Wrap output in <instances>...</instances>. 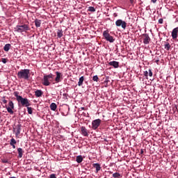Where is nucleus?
Here are the masks:
<instances>
[{"label": "nucleus", "mask_w": 178, "mask_h": 178, "mask_svg": "<svg viewBox=\"0 0 178 178\" xmlns=\"http://www.w3.org/2000/svg\"><path fill=\"white\" fill-rule=\"evenodd\" d=\"M14 96L17 99L18 104H21L22 106H26V108L27 106H31V103L29 99H27V97H22V96H20L19 92L15 91Z\"/></svg>", "instance_id": "obj_1"}, {"label": "nucleus", "mask_w": 178, "mask_h": 178, "mask_svg": "<svg viewBox=\"0 0 178 178\" xmlns=\"http://www.w3.org/2000/svg\"><path fill=\"white\" fill-rule=\"evenodd\" d=\"M18 78L19 79H29L31 76V70L29 68H24L22 70H19L17 74Z\"/></svg>", "instance_id": "obj_2"}, {"label": "nucleus", "mask_w": 178, "mask_h": 178, "mask_svg": "<svg viewBox=\"0 0 178 178\" xmlns=\"http://www.w3.org/2000/svg\"><path fill=\"white\" fill-rule=\"evenodd\" d=\"M54 78V75L52 73L48 74V75H44L42 83L45 86H48L51 85V82H53Z\"/></svg>", "instance_id": "obj_3"}, {"label": "nucleus", "mask_w": 178, "mask_h": 178, "mask_svg": "<svg viewBox=\"0 0 178 178\" xmlns=\"http://www.w3.org/2000/svg\"><path fill=\"white\" fill-rule=\"evenodd\" d=\"M15 29L17 32L22 33L26 32V31H30L31 28L28 24H24L22 25H17Z\"/></svg>", "instance_id": "obj_4"}, {"label": "nucleus", "mask_w": 178, "mask_h": 178, "mask_svg": "<svg viewBox=\"0 0 178 178\" xmlns=\"http://www.w3.org/2000/svg\"><path fill=\"white\" fill-rule=\"evenodd\" d=\"M103 36L106 39V40H108L111 43H113L115 41L113 36L110 35L109 31H108V30L104 31Z\"/></svg>", "instance_id": "obj_5"}, {"label": "nucleus", "mask_w": 178, "mask_h": 178, "mask_svg": "<svg viewBox=\"0 0 178 178\" xmlns=\"http://www.w3.org/2000/svg\"><path fill=\"white\" fill-rule=\"evenodd\" d=\"M6 108L8 113H10V115H13L14 113L13 109H15V104L13 100H10V102H8V106H6Z\"/></svg>", "instance_id": "obj_6"}, {"label": "nucleus", "mask_w": 178, "mask_h": 178, "mask_svg": "<svg viewBox=\"0 0 178 178\" xmlns=\"http://www.w3.org/2000/svg\"><path fill=\"white\" fill-rule=\"evenodd\" d=\"M102 123L101 119H96L92 122V129L97 130Z\"/></svg>", "instance_id": "obj_7"}, {"label": "nucleus", "mask_w": 178, "mask_h": 178, "mask_svg": "<svg viewBox=\"0 0 178 178\" xmlns=\"http://www.w3.org/2000/svg\"><path fill=\"white\" fill-rule=\"evenodd\" d=\"M115 25L117 26H122L123 29H126L127 24L125 21H123V19H117Z\"/></svg>", "instance_id": "obj_8"}, {"label": "nucleus", "mask_w": 178, "mask_h": 178, "mask_svg": "<svg viewBox=\"0 0 178 178\" xmlns=\"http://www.w3.org/2000/svg\"><path fill=\"white\" fill-rule=\"evenodd\" d=\"M56 76L55 78V81L56 83L60 82L62 79H63V74L62 72H60L59 71L56 72Z\"/></svg>", "instance_id": "obj_9"}, {"label": "nucleus", "mask_w": 178, "mask_h": 178, "mask_svg": "<svg viewBox=\"0 0 178 178\" xmlns=\"http://www.w3.org/2000/svg\"><path fill=\"white\" fill-rule=\"evenodd\" d=\"M81 134L84 137H88V136H89L88 130L86 129V127H85L83 126H82V127H81Z\"/></svg>", "instance_id": "obj_10"}, {"label": "nucleus", "mask_w": 178, "mask_h": 178, "mask_svg": "<svg viewBox=\"0 0 178 178\" xmlns=\"http://www.w3.org/2000/svg\"><path fill=\"white\" fill-rule=\"evenodd\" d=\"M151 40V38H149V35L148 33H144L143 34V43L145 44H148Z\"/></svg>", "instance_id": "obj_11"}, {"label": "nucleus", "mask_w": 178, "mask_h": 178, "mask_svg": "<svg viewBox=\"0 0 178 178\" xmlns=\"http://www.w3.org/2000/svg\"><path fill=\"white\" fill-rule=\"evenodd\" d=\"M22 131V124H17L15 128L14 129V132L15 133V136H19Z\"/></svg>", "instance_id": "obj_12"}, {"label": "nucleus", "mask_w": 178, "mask_h": 178, "mask_svg": "<svg viewBox=\"0 0 178 178\" xmlns=\"http://www.w3.org/2000/svg\"><path fill=\"white\" fill-rule=\"evenodd\" d=\"M178 33V26L177 28H174L172 31V39H177Z\"/></svg>", "instance_id": "obj_13"}, {"label": "nucleus", "mask_w": 178, "mask_h": 178, "mask_svg": "<svg viewBox=\"0 0 178 178\" xmlns=\"http://www.w3.org/2000/svg\"><path fill=\"white\" fill-rule=\"evenodd\" d=\"M43 92L41 89H37V90L35 91V95L37 97V98H40V97H42Z\"/></svg>", "instance_id": "obj_14"}, {"label": "nucleus", "mask_w": 178, "mask_h": 178, "mask_svg": "<svg viewBox=\"0 0 178 178\" xmlns=\"http://www.w3.org/2000/svg\"><path fill=\"white\" fill-rule=\"evenodd\" d=\"M109 65H113L115 68H118L119 61H109Z\"/></svg>", "instance_id": "obj_15"}, {"label": "nucleus", "mask_w": 178, "mask_h": 178, "mask_svg": "<svg viewBox=\"0 0 178 178\" xmlns=\"http://www.w3.org/2000/svg\"><path fill=\"white\" fill-rule=\"evenodd\" d=\"M17 152H18V158H22L23 154H24V151H23L22 148H18Z\"/></svg>", "instance_id": "obj_16"}, {"label": "nucleus", "mask_w": 178, "mask_h": 178, "mask_svg": "<svg viewBox=\"0 0 178 178\" xmlns=\"http://www.w3.org/2000/svg\"><path fill=\"white\" fill-rule=\"evenodd\" d=\"M93 168H95L96 173H98V172L101 170V165H99V163H93Z\"/></svg>", "instance_id": "obj_17"}, {"label": "nucleus", "mask_w": 178, "mask_h": 178, "mask_svg": "<svg viewBox=\"0 0 178 178\" xmlns=\"http://www.w3.org/2000/svg\"><path fill=\"white\" fill-rule=\"evenodd\" d=\"M41 24H42L41 19H38V18L35 19V26H37V28H39L40 26H41Z\"/></svg>", "instance_id": "obj_18"}, {"label": "nucleus", "mask_w": 178, "mask_h": 178, "mask_svg": "<svg viewBox=\"0 0 178 178\" xmlns=\"http://www.w3.org/2000/svg\"><path fill=\"white\" fill-rule=\"evenodd\" d=\"M76 161L78 163H81V162H83V161L82 155H79L78 156H76Z\"/></svg>", "instance_id": "obj_19"}, {"label": "nucleus", "mask_w": 178, "mask_h": 178, "mask_svg": "<svg viewBox=\"0 0 178 178\" xmlns=\"http://www.w3.org/2000/svg\"><path fill=\"white\" fill-rule=\"evenodd\" d=\"M10 47H11L10 43H6V44L4 45L3 49H4L5 51H9Z\"/></svg>", "instance_id": "obj_20"}, {"label": "nucleus", "mask_w": 178, "mask_h": 178, "mask_svg": "<svg viewBox=\"0 0 178 178\" xmlns=\"http://www.w3.org/2000/svg\"><path fill=\"white\" fill-rule=\"evenodd\" d=\"M50 109L51 111H56V109H57V104H56V103H51L50 104Z\"/></svg>", "instance_id": "obj_21"}, {"label": "nucleus", "mask_w": 178, "mask_h": 178, "mask_svg": "<svg viewBox=\"0 0 178 178\" xmlns=\"http://www.w3.org/2000/svg\"><path fill=\"white\" fill-rule=\"evenodd\" d=\"M83 81H84V76H80L78 82V86H81L83 85Z\"/></svg>", "instance_id": "obj_22"}, {"label": "nucleus", "mask_w": 178, "mask_h": 178, "mask_svg": "<svg viewBox=\"0 0 178 178\" xmlns=\"http://www.w3.org/2000/svg\"><path fill=\"white\" fill-rule=\"evenodd\" d=\"M57 36L58 38H62V36H63V31H62V29H58Z\"/></svg>", "instance_id": "obj_23"}, {"label": "nucleus", "mask_w": 178, "mask_h": 178, "mask_svg": "<svg viewBox=\"0 0 178 178\" xmlns=\"http://www.w3.org/2000/svg\"><path fill=\"white\" fill-rule=\"evenodd\" d=\"M113 177L114 178H122V176L120 173H118V172L116 173L113 174Z\"/></svg>", "instance_id": "obj_24"}, {"label": "nucleus", "mask_w": 178, "mask_h": 178, "mask_svg": "<svg viewBox=\"0 0 178 178\" xmlns=\"http://www.w3.org/2000/svg\"><path fill=\"white\" fill-rule=\"evenodd\" d=\"M26 108H27L28 113H29V115H32L33 113L32 107H30V106H27Z\"/></svg>", "instance_id": "obj_25"}, {"label": "nucleus", "mask_w": 178, "mask_h": 178, "mask_svg": "<svg viewBox=\"0 0 178 178\" xmlns=\"http://www.w3.org/2000/svg\"><path fill=\"white\" fill-rule=\"evenodd\" d=\"M15 144H17V141L16 140H15V138H11L10 141V145H11L12 147H13V145Z\"/></svg>", "instance_id": "obj_26"}, {"label": "nucleus", "mask_w": 178, "mask_h": 178, "mask_svg": "<svg viewBox=\"0 0 178 178\" xmlns=\"http://www.w3.org/2000/svg\"><path fill=\"white\" fill-rule=\"evenodd\" d=\"M170 47H171L170 43L169 42L165 43V49H166V50H170Z\"/></svg>", "instance_id": "obj_27"}, {"label": "nucleus", "mask_w": 178, "mask_h": 178, "mask_svg": "<svg viewBox=\"0 0 178 178\" xmlns=\"http://www.w3.org/2000/svg\"><path fill=\"white\" fill-rule=\"evenodd\" d=\"M1 162H3V163H8L9 161H8V159H6V158H3L1 159Z\"/></svg>", "instance_id": "obj_28"}, {"label": "nucleus", "mask_w": 178, "mask_h": 178, "mask_svg": "<svg viewBox=\"0 0 178 178\" xmlns=\"http://www.w3.org/2000/svg\"><path fill=\"white\" fill-rule=\"evenodd\" d=\"M92 79H93V81H96L97 82V81H98V79H99L98 75H94V76H92Z\"/></svg>", "instance_id": "obj_29"}, {"label": "nucleus", "mask_w": 178, "mask_h": 178, "mask_svg": "<svg viewBox=\"0 0 178 178\" xmlns=\"http://www.w3.org/2000/svg\"><path fill=\"white\" fill-rule=\"evenodd\" d=\"M88 10H89V11H92V12H94V11H95V7L90 6V7L88 8Z\"/></svg>", "instance_id": "obj_30"}, {"label": "nucleus", "mask_w": 178, "mask_h": 178, "mask_svg": "<svg viewBox=\"0 0 178 178\" xmlns=\"http://www.w3.org/2000/svg\"><path fill=\"white\" fill-rule=\"evenodd\" d=\"M148 72H149V76H152L153 72H152L151 68H149V69L148 70Z\"/></svg>", "instance_id": "obj_31"}, {"label": "nucleus", "mask_w": 178, "mask_h": 178, "mask_svg": "<svg viewBox=\"0 0 178 178\" xmlns=\"http://www.w3.org/2000/svg\"><path fill=\"white\" fill-rule=\"evenodd\" d=\"M148 74H149V72L148 71H144L143 72V74L145 75V76H148Z\"/></svg>", "instance_id": "obj_32"}, {"label": "nucleus", "mask_w": 178, "mask_h": 178, "mask_svg": "<svg viewBox=\"0 0 178 178\" xmlns=\"http://www.w3.org/2000/svg\"><path fill=\"white\" fill-rule=\"evenodd\" d=\"M159 24H163V18H159Z\"/></svg>", "instance_id": "obj_33"}, {"label": "nucleus", "mask_w": 178, "mask_h": 178, "mask_svg": "<svg viewBox=\"0 0 178 178\" xmlns=\"http://www.w3.org/2000/svg\"><path fill=\"white\" fill-rule=\"evenodd\" d=\"M2 100H3V104H7L8 100H6V99H5V97H3Z\"/></svg>", "instance_id": "obj_34"}, {"label": "nucleus", "mask_w": 178, "mask_h": 178, "mask_svg": "<svg viewBox=\"0 0 178 178\" xmlns=\"http://www.w3.org/2000/svg\"><path fill=\"white\" fill-rule=\"evenodd\" d=\"M50 178H57L56 175L54 174H52V175H50Z\"/></svg>", "instance_id": "obj_35"}, {"label": "nucleus", "mask_w": 178, "mask_h": 178, "mask_svg": "<svg viewBox=\"0 0 178 178\" xmlns=\"http://www.w3.org/2000/svg\"><path fill=\"white\" fill-rule=\"evenodd\" d=\"M1 61H3V63H7V58H1Z\"/></svg>", "instance_id": "obj_36"}, {"label": "nucleus", "mask_w": 178, "mask_h": 178, "mask_svg": "<svg viewBox=\"0 0 178 178\" xmlns=\"http://www.w3.org/2000/svg\"><path fill=\"white\" fill-rule=\"evenodd\" d=\"M131 4H132V6H134V0H129Z\"/></svg>", "instance_id": "obj_37"}, {"label": "nucleus", "mask_w": 178, "mask_h": 178, "mask_svg": "<svg viewBox=\"0 0 178 178\" xmlns=\"http://www.w3.org/2000/svg\"><path fill=\"white\" fill-rule=\"evenodd\" d=\"M1 106L0 105V109H1ZM1 111L0 110V119H1Z\"/></svg>", "instance_id": "obj_38"}, {"label": "nucleus", "mask_w": 178, "mask_h": 178, "mask_svg": "<svg viewBox=\"0 0 178 178\" xmlns=\"http://www.w3.org/2000/svg\"><path fill=\"white\" fill-rule=\"evenodd\" d=\"M151 1H152V3H156L157 0H151Z\"/></svg>", "instance_id": "obj_39"}, {"label": "nucleus", "mask_w": 178, "mask_h": 178, "mask_svg": "<svg viewBox=\"0 0 178 178\" xmlns=\"http://www.w3.org/2000/svg\"><path fill=\"white\" fill-rule=\"evenodd\" d=\"M140 154H144L143 149H140Z\"/></svg>", "instance_id": "obj_40"}, {"label": "nucleus", "mask_w": 178, "mask_h": 178, "mask_svg": "<svg viewBox=\"0 0 178 178\" xmlns=\"http://www.w3.org/2000/svg\"><path fill=\"white\" fill-rule=\"evenodd\" d=\"M16 144H14L13 145V148H14V149H15L16 148V145H15Z\"/></svg>", "instance_id": "obj_41"}, {"label": "nucleus", "mask_w": 178, "mask_h": 178, "mask_svg": "<svg viewBox=\"0 0 178 178\" xmlns=\"http://www.w3.org/2000/svg\"><path fill=\"white\" fill-rule=\"evenodd\" d=\"M10 178H17V177H15V176H13V177H10Z\"/></svg>", "instance_id": "obj_42"}, {"label": "nucleus", "mask_w": 178, "mask_h": 178, "mask_svg": "<svg viewBox=\"0 0 178 178\" xmlns=\"http://www.w3.org/2000/svg\"><path fill=\"white\" fill-rule=\"evenodd\" d=\"M81 109H85V107H81Z\"/></svg>", "instance_id": "obj_43"}]
</instances>
